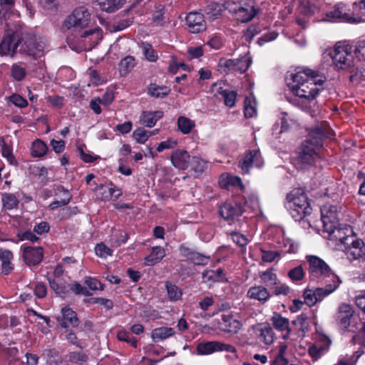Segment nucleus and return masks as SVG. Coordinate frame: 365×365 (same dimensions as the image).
<instances>
[{
	"mask_svg": "<svg viewBox=\"0 0 365 365\" xmlns=\"http://www.w3.org/2000/svg\"><path fill=\"white\" fill-rule=\"evenodd\" d=\"M308 274L311 281L327 283V281L337 280L340 278L322 259L316 255H307Z\"/></svg>",
	"mask_w": 365,
	"mask_h": 365,
	"instance_id": "nucleus-3",
	"label": "nucleus"
},
{
	"mask_svg": "<svg viewBox=\"0 0 365 365\" xmlns=\"http://www.w3.org/2000/svg\"><path fill=\"white\" fill-rule=\"evenodd\" d=\"M331 130L329 125L325 122H322L309 130L304 142L317 149L322 146L323 140L331 138Z\"/></svg>",
	"mask_w": 365,
	"mask_h": 365,
	"instance_id": "nucleus-7",
	"label": "nucleus"
},
{
	"mask_svg": "<svg viewBox=\"0 0 365 365\" xmlns=\"http://www.w3.org/2000/svg\"><path fill=\"white\" fill-rule=\"evenodd\" d=\"M178 125L182 133L187 134L195 127V122L188 118L180 116L178 119Z\"/></svg>",
	"mask_w": 365,
	"mask_h": 365,
	"instance_id": "nucleus-48",
	"label": "nucleus"
},
{
	"mask_svg": "<svg viewBox=\"0 0 365 365\" xmlns=\"http://www.w3.org/2000/svg\"><path fill=\"white\" fill-rule=\"evenodd\" d=\"M135 61L134 57L128 56L120 61V72L123 75H126L135 67Z\"/></svg>",
	"mask_w": 365,
	"mask_h": 365,
	"instance_id": "nucleus-45",
	"label": "nucleus"
},
{
	"mask_svg": "<svg viewBox=\"0 0 365 365\" xmlns=\"http://www.w3.org/2000/svg\"><path fill=\"white\" fill-rule=\"evenodd\" d=\"M163 115V113L160 110L154 112L143 111L140 117V122L142 125L152 128Z\"/></svg>",
	"mask_w": 365,
	"mask_h": 365,
	"instance_id": "nucleus-28",
	"label": "nucleus"
},
{
	"mask_svg": "<svg viewBox=\"0 0 365 365\" xmlns=\"http://www.w3.org/2000/svg\"><path fill=\"white\" fill-rule=\"evenodd\" d=\"M271 322L275 329L280 331H287L291 333L292 329L289 327V321L288 319L283 317L280 314L274 312L271 317Z\"/></svg>",
	"mask_w": 365,
	"mask_h": 365,
	"instance_id": "nucleus-29",
	"label": "nucleus"
},
{
	"mask_svg": "<svg viewBox=\"0 0 365 365\" xmlns=\"http://www.w3.org/2000/svg\"><path fill=\"white\" fill-rule=\"evenodd\" d=\"M170 160L174 167L185 170L190 165V156L187 150L178 149L173 152Z\"/></svg>",
	"mask_w": 365,
	"mask_h": 365,
	"instance_id": "nucleus-20",
	"label": "nucleus"
},
{
	"mask_svg": "<svg viewBox=\"0 0 365 365\" xmlns=\"http://www.w3.org/2000/svg\"><path fill=\"white\" fill-rule=\"evenodd\" d=\"M165 255V250L160 247H154L151 254L145 258L148 265H154L160 262Z\"/></svg>",
	"mask_w": 365,
	"mask_h": 365,
	"instance_id": "nucleus-40",
	"label": "nucleus"
},
{
	"mask_svg": "<svg viewBox=\"0 0 365 365\" xmlns=\"http://www.w3.org/2000/svg\"><path fill=\"white\" fill-rule=\"evenodd\" d=\"M14 33L11 35L5 36L1 42L0 43V55L7 56L9 55L11 57H14L15 54H13L14 43Z\"/></svg>",
	"mask_w": 365,
	"mask_h": 365,
	"instance_id": "nucleus-32",
	"label": "nucleus"
},
{
	"mask_svg": "<svg viewBox=\"0 0 365 365\" xmlns=\"http://www.w3.org/2000/svg\"><path fill=\"white\" fill-rule=\"evenodd\" d=\"M186 25L190 32L198 34L206 29L205 16L199 12H190L185 19Z\"/></svg>",
	"mask_w": 365,
	"mask_h": 365,
	"instance_id": "nucleus-13",
	"label": "nucleus"
},
{
	"mask_svg": "<svg viewBox=\"0 0 365 365\" xmlns=\"http://www.w3.org/2000/svg\"><path fill=\"white\" fill-rule=\"evenodd\" d=\"M263 164L261 154L257 150H250L243 158L239 162V167L242 174L249 173V170L252 166L260 168Z\"/></svg>",
	"mask_w": 365,
	"mask_h": 365,
	"instance_id": "nucleus-12",
	"label": "nucleus"
},
{
	"mask_svg": "<svg viewBox=\"0 0 365 365\" xmlns=\"http://www.w3.org/2000/svg\"><path fill=\"white\" fill-rule=\"evenodd\" d=\"M125 0H98L101 10L106 12H113L125 4Z\"/></svg>",
	"mask_w": 365,
	"mask_h": 365,
	"instance_id": "nucleus-35",
	"label": "nucleus"
},
{
	"mask_svg": "<svg viewBox=\"0 0 365 365\" xmlns=\"http://www.w3.org/2000/svg\"><path fill=\"white\" fill-rule=\"evenodd\" d=\"M317 155V148L304 142L297 155V160L302 165H312Z\"/></svg>",
	"mask_w": 365,
	"mask_h": 365,
	"instance_id": "nucleus-15",
	"label": "nucleus"
},
{
	"mask_svg": "<svg viewBox=\"0 0 365 365\" xmlns=\"http://www.w3.org/2000/svg\"><path fill=\"white\" fill-rule=\"evenodd\" d=\"M320 340L323 342L322 345L312 344L308 350L309 355L315 361L328 351L331 344V340L326 336H322Z\"/></svg>",
	"mask_w": 365,
	"mask_h": 365,
	"instance_id": "nucleus-24",
	"label": "nucleus"
},
{
	"mask_svg": "<svg viewBox=\"0 0 365 365\" xmlns=\"http://www.w3.org/2000/svg\"><path fill=\"white\" fill-rule=\"evenodd\" d=\"M346 70L350 73L349 78L351 83H359L365 79V69L359 68L354 61Z\"/></svg>",
	"mask_w": 365,
	"mask_h": 365,
	"instance_id": "nucleus-33",
	"label": "nucleus"
},
{
	"mask_svg": "<svg viewBox=\"0 0 365 365\" xmlns=\"http://www.w3.org/2000/svg\"><path fill=\"white\" fill-rule=\"evenodd\" d=\"M341 283V279L330 280L327 281V283H324L326 284L324 287L314 288L317 302L322 301L326 297L333 293Z\"/></svg>",
	"mask_w": 365,
	"mask_h": 365,
	"instance_id": "nucleus-22",
	"label": "nucleus"
},
{
	"mask_svg": "<svg viewBox=\"0 0 365 365\" xmlns=\"http://www.w3.org/2000/svg\"><path fill=\"white\" fill-rule=\"evenodd\" d=\"M118 339L120 341H126L128 343H130L134 347L137 346L138 340L132 336V335L126 331H119L118 333Z\"/></svg>",
	"mask_w": 365,
	"mask_h": 365,
	"instance_id": "nucleus-63",
	"label": "nucleus"
},
{
	"mask_svg": "<svg viewBox=\"0 0 365 365\" xmlns=\"http://www.w3.org/2000/svg\"><path fill=\"white\" fill-rule=\"evenodd\" d=\"M14 255L9 250H0V260L1 262L2 273L5 275L9 274L14 269V265L11 263Z\"/></svg>",
	"mask_w": 365,
	"mask_h": 365,
	"instance_id": "nucleus-26",
	"label": "nucleus"
},
{
	"mask_svg": "<svg viewBox=\"0 0 365 365\" xmlns=\"http://www.w3.org/2000/svg\"><path fill=\"white\" fill-rule=\"evenodd\" d=\"M262 259L265 262H272L275 259L280 256L279 252L272 250H264L261 249Z\"/></svg>",
	"mask_w": 365,
	"mask_h": 365,
	"instance_id": "nucleus-60",
	"label": "nucleus"
},
{
	"mask_svg": "<svg viewBox=\"0 0 365 365\" xmlns=\"http://www.w3.org/2000/svg\"><path fill=\"white\" fill-rule=\"evenodd\" d=\"M218 94L227 106L232 107L235 106L237 96L235 91H228L220 88L218 91Z\"/></svg>",
	"mask_w": 365,
	"mask_h": 365,
	"instance_id": "nucleus-43",
	"label": "nucleus"
},
{
	"mask_svg": "<svg viewBox=\"0 0 365 365\" xmlns=\"http://www.w3.org/2000/svg\"><path fill=\"white\" fill-rule=\"evenodd\" d=\"M259 339L265 344L270 345L274 342V332L269 324H267L263 325L259 329Z\"/></svg>",
	"mask_w": 365,
	"mask_h": 365,
	"instance_id": "nucleus-41",
	"label": "nucleus"
},
{
	"mask_svg": "<svg viewBox=\"0 0 365 365\" xmlns=\"http://www.w3.org/2000/svg\"><path fill=\"white\" fill-rule=\"evenodd\" d=\"M210 257L195 251L190 261L196 265L204 266L208 264Z\"/></svg>",
	"mask_w": 365,
	"mask_h": 365,
	"instance_id": "nucleus-57",
	"label": "nucleus"
},
{
	"mask_svg": "<svg viewBox=\"0 0 365 365\" xmlns=\"http://www.w3.org/2000/svg\"><path fill=\"white\" fill-rule=\"evenodd\" d=\"M57 191L59 192H62L63 195H64V197H60V200L52 202L49 205V208L51 210H54L59 207L68 205L71 199V195L70 194L68 190H66L63 187H58L57 188Z\"/></svg>",
	"mask_w": 365,
	"mask_h": 365,
	"instance_id": "nucleus-42",
	"label": "nucleus"
},
{
	"mask_svg": "<svg viewBox=\"0 0 365 365\" xmlns=\"http://www.w3.org/2000/svg\"><path fill=\"white\" fill-rule=\"evenodd\" d=\"M1 200L4 207L8 210H12L16 207L19 202L15 195L11 193L3 194Z\"/></svg>",
	"mask_w": 365,
	"mask_h": 365,
	"instance_id": "nucleus-50",
	"label": "nucleus"
},
{
	"mask_svg": "<svg viewBox=\"0 0 365 365\" xmlns=\"http://www.w3.org/2000/svg\"><path fill=\"white\" fill-rule=\"evenodd\" d=\"M190 165L193 170L202 173L207 168V163L198 156H193L190 160Z\"/></svg>",
	"mask_w": 365,
	"mask_h": 365,
	"instance_id": "nucleus-52",
	"label": "nucleus"
},
{
	"mask_svg": "<svg viewBox=\"0 0 365 365\" xmlns=\"http://www.w3.org/2000/svg\"><path fill=\"white\" fill-rule=\"evenodd\" d=\"M322 221L324 230L329 234L334 232L337 224V209L334 205L324 206L322 210Z\"/></svg>",
	"mask_w": 365,
	"mask_h": 365,
	"instance_id": "nucleus-9",
	"label": "nucleus"
},
{
	"mask_svg": "<svg viewBox=\"0 0 365 365\" xmlns=\"http://www.w3.org/2000/svg\"><path fill=\"white\" fill-rule=\"evenodd\" d=\"M218 349V341H217L200 342L197 346V352L200 355H207L217 351Z\"/></svg>",
	"mask_w": 365,
	"mask_h": 365,
	"instance_id": "nucleus-37",
	"label": "nucleus"
},
{
	"mask_svg": "<svg viewBox=\"0 0 365 365\" xmlns=\"http://www.w3.org/2000/svg\"><path fill=\"white\" fill-rule=\"evenodd\" d=\"M43 356L49 365H61L63 364V358L55 349H45Z\"/></svg>",
	"mask_w": 365,
	"mask_h": 365,
	"instance_id": "nucleus-36",
	"label": "nucleus"
},
{
	"mask_svg": "<svg viewBox=\"0 0 365 365\" xmlns=\"http://www.w3.org/2000/svg\"><path fill=\"white\" fill-rule=\"evenodd\" d=\"M230 11L233 13L237 21L242 23L252 20L257 14L254 0H242L230 8Z\"/></svg>",
	"mask_w": 365,
	"mask_h": 365,
	"instance_id": "nucleus-5",
	"label": "nucleus"
},
{
	"mask_svg": "<svg viewBox=\"0 0 365 365\" xmlns=\"http://www.w3.org/2000/svg\"><path fill=\"white\" fill-rule=\"evenodd\" d=\"M251 63L250 58L244 56L240 58L225 60L222 65L229 71H239L240 73L245 72Z\"/></svg>",
	"mask_w": 365,
	"mask_h": 365,
	"instance_id": "nucleus-18",
	"label": "nucleus"
},
{
	"mask_svg": "<svg viewBox=\"0 0 365 365\" xmlns=\"http://www.w3.org/2000/svg\"><path fill=\"white\" fill-rule=\"evenodd\" d=\"M304 275L305 272L302 264L291 269L287 273V276L293 282L302 280Z\"/></svg>",
	"mask_w": 365,
	"mask_h": 365,
	"instance_id": "nucleus-53",
	"label": "nucleus"
},
{
	"mask_svg": "<svg viewBox=\"0 0 365 365\" xmlns=\"http://www.w3.org/2000/svg\"><path fill=\"white\" fill-rule=\"evenodd\" d=\"M56 320L60 326L63 328H75L80 323L76 313L68 307H64L61 309V314L56 317Z\"/></svg>",
	"mask_w": 365,
	"mask_h": 365,
	"instance_id": "nucleus-14",
	"label": "nucleus"
},
{
	"mask_svg": "<svg viewBox=\"0 0 365 365\" xmlns=\"http://www.w3.org/2000/svg\"><path fill=\"white\" fill-rule=\"evenodd\" d=\"M289 211L294 220L300 221L303 220L305 216L310 215L312 207H310L309 202H305V205L302 204Z\"/></svg>",
	"mask_w": 365,
	"mask_h": 365,
	"instance_id": "nucleus-31",
	"label": "nucleus"
},
{
	"mask_svg": "<svg viewBox=\"0 0 365 365\" xmlns=\"http://www.w3.org/2000/svg\"><path fill=\"white\" fill-rule=\"evenodd\" d=\"M259 278L261 281L268 287L274 286L277 284V276L272 269L261 272L259 274Z\"/></svg>",
	"mask_w": 365,
	"mask_h": 365,
	"instance_id": "nucleus-46",
	"label": "nucleus"
},
{
	"mask_svg": "<svg viewBox=\"0 0 365 365\" xmlns=\"http://www.w3.org/2000/svg\"><path fill=\"white\" fill-rule=\"evenodd\" d=\"M242 209L240 205L226 202L219 207L220 215L230 224L233 222L235 219L242 215Z\"/></svg>",
	"mask_w": 365,
	"mask_h": 365,
	"instance_id": "nucleus-11",
	"label": "nucleus"
},
{
	"mask_svg": "<svg viewBox=\"0 0 365 365\" xmlns=\"http://www.w3.org/2000/svg\"><path fill=\"white\" fill-rule=\"evenodd\" d=\"M152 135V133L148 130H145L143 128H138L133 133V137L135 138L137 143L143 144L145 143L148 138Z\"/></svg>",
	"mask_w": 365,
	"mask_h": 365,
	"instance_id": "nucleus-55",
	"label": "nucleus"
},
{
	"mask_svg": "<svg viewBox=\"0 0 365 365\" xmlns=\"http://www.w3.org/2000/svg\"><path fill=\"white\" fill-rule=\"evenodd\" d=\"M48 150L46 144L41 140H36L32 145L31 154L32 156L40 158L43 156Z\"/></svg>",
	"mask_w": 365,
	"mask_h": 365,
	"instance_id": "nucleus-44",
	"label": "nucleus"
},
{
	"mask_svg": "<svg viewBox=\"0 0 365 365\" xmlns=\"http://www.w3.org/2000/svg\"><path fill=\"white\" fill-rule=\"evenodd\" d=\"M205 282H227L224 270L218 268L217 270H205L202 274Z\"/></svg>",
	"mask_w": 365,
	"mask_h": 365,
	"instance_id": "nucleus-27",
	"label": "nucleus"
},
{
	"mask_svg": "<svg viewBox=\"0 0 365 365\" xmlns=\"http://www.w3.org/2000/svg\"><path fill=\"white\" fill-rule=\"evenodd\" d=\"M352 341L365 346V322L362 324L359 333L353 336Z\"/></svg>",
	"mask_w": 365,
	"mask_h": 365,
	"instance_id": "nucleus-64",
	"label": "nucleus"
},
{
	"mask_svg": "<svg viewBox=\"0 0 365 365\" xmlns=\"http://www.w3.org/2000/svg\"><path fill=\"white\" fill-rule=\"evenodd\" d=\"M170 88L167 86H160L155 83H150L148 88V93L155 98L165 97L170 93Z\"/></svg>",
	"mask_w": 365,
	"mask_h": 365,
	"instance_id": "nucleus-39",
	"label": "nucleus"
},
{
	"mask_svg": "<svg viewBox=\"0 0 365 365\" xmlns=\"http://www.w3.org/2000/svg\"><path fill=\"white\" fill-rule=\"evenodd\" d=\"M0 146L2 155L7 159L10 164H13L15 161V158L12 153V148L3 138L0 139Z\"/></svg>",
	"mask_w": 365,
	"mask_h": 365,
	"instance_id": "nucleus-51",
	"label": "nucleus"
},
{
	"mask_svg": "<svg viewBox=\"0 0 365 365\" xmlns=\"http://www.w3.org/2000/svg\"><path fill=\"white\" fill-rule=\"evenodd\" d=\"M344 251L349 261L356 260L365 255V244L354 236H346L341 240Z\"/></svg>",
	"mask_w": 365,
	"mask_h": 365,
	"instance_id": "nucleus-6",
	"label": "nucleus"
},
{
	"mask_svg": "<svg viewBox=\"0 0 365 365\" xmlns=\"http://www.w3.org/2000/svg\"><path fill=\"white\" fill-rule=\"evenodd\" d=\"M354 312L351 305L346 303L340 304L336 312V320L342 329H347L349 327Z\"/></svg>",
	"mask_w": 365,
	"mask_h": 365,
	"instance_id": "nucleus-16",
	"label": "nucleus"
},
{
	"mask_svg": "<svg viewBox=\"0 0 365 365\" xmlns=\"http://www.w3.org/2000/svg\"><path fill=\"white\" fill-rule=\"evenodd\" d=\"M142 48L143 54L148 61L150 62H155L157 61L158 58L157 53L150 43H143Z\"/></svg>",
	"mask_w": 365,
	"mask_h": 365,
	"instance_id": "nucleus-56",
	"label": "nucleus"
},
{
	"mask_svg": "<svg viewBox=\"0 0 365 365\" xmlns=\"http://www.w3.org/2000/svg\"><path fill=\"white\" fill-rule=\"evenodd\" d=\"M303 297L304 302L309 307L314 306L317 303L314 289H306L304 291Z\"/></svg>",
	"mask_w": 365,
	"mask_h": 365,
	"instance_id": "nucleus-59",
	"label": "nucleus"
},
{
	"mask_svg": "<svg viewBox=\"0 0 365 365\" xmlns=\"http://www.w3.org/2000/svg\"><path fill=\"white\" fill-rule=\"evenodd\" d=\"M285 207L288 210L308 202L306 194L301 189H295L287 195Z\"/></svg>",
	"mask_w": 365,
	"mask_h": 365,
	"instance_id": "nucleus-21",
	"label": "nucleus"
},
{
	"mask_svg": "<svg viewBox=\"0 0 365 365\" xmlns=\"http://www.w3.org/2000/svg\"><path fill=\"white\" fill-rule=\"evenodd\" d=\"M165 287H166L168 296V298L170 299V300L178 301L181 299L182 291L175 284H173L171 282H167L165 283Z\"/></svg>",
	"mask_w": 365,
	"mask_h": 365,
	"instance_id": "nucleus-49",
	"label": "nucleus"
},
{
	"mask_svg": "<svg viewBox=\"0 0 365 365\" xmlns=\"http://www.w3.org/2000/svg\"><path fill=\"white\" fill-rule=\"evenodd\" d=\"M65 357L67 359V365H68L69 363L82 365L88 360V355L81 351L68 352Z\"/></svg>",
	"mask_w": 365,
	"mask_h": 365,
	"instance_id": "nucleus-38",
	"label": "nucleus"
},
{
	"mask_svg": "<svg viewBox=\"0 0 365 365\" xmlns=\"http://www.w3.org/2000/svg\"><path fill=\"white\" fill-rule=\"evenodd\" d=\"M232 240L235 243L238 245L240 247H244L248 243V240L244 235L237 232H232L230 234Z\"/></svg>",
	"mask_w": 365,
	"mask_h": 365,
	"instance_id": "nucleus-62",
	"label": "nucleus"
},
{
	"mask_svg": "<svg viewBox=\"0 0 365 365\" xmlns=\"http://www.w3.org/2000/svg\"><path fill=\"white\" fill-rule=\"evenodd\" d=\"M11 75L15 81H21L26 75V68L21 63H14L11 67Z\"/></svg>",
	"mask_w": 365,
	"mask_h": 365,
	"instance_id": "nucleus-47",
	"label": "nucleus"
},
{
	"mask_svg": "<svg viewBox=\"0 0 365 365\" xmlns=\"http://www.w3.org/2000/svg\"><path fill=\"white\" fill-rule=\"evenodd\" d=\"M90 22V14L86 8L80 6L76 9L71 15H69L64 21V25L67 29L72 27L76 29H83L86 27Z\"/></svg>",
	"mask_w": 365,
	"mask_h": 365,
	"instance_id": "nucleus-8",
	"label": "nucleus"
},
{
	"mask_svg": "<svg viewBox=\"0 0 365 365\" xmlns=\"http://www.w3.org/2000/svg\"><path fill=\"white\" fill-rule=\"evenodd\" d=\"M14 43L13 54L21 53L37 58L44 53V44L37 42L34 36L26 34L20 35L18 32H14Z\"/></svg>",
	"mask_w": 365,
	"mask_h": 365,
	"instance_id": "nucleus-2",
	"label": "nucleus"
},
{
	"mask_svg": "<svg viewBox=\"0 0 365 365\" xmlns=\"http://www.w3.org/2000/svg\"><path fill=\"white\" fill-rule=\"evenodd\" d=\"M175 333L171 327H161L152 331L151 337L154 341L164 340L173 336Z\"/></svg>",
	"mask_w": 365,
	"mask_h": 365,
	"instance_id": "nucleus-34",
	"label": "nucleus"
},
{
	"mask_svg": "<svg viewBox=\"0 0 365 365\" xmlns=\"http://www.w3.org/2000/svg\"><path fill=\"white\" fill-rule=\"evenodd\" d=\"M291 90L297 96L314 100L324 89L326 77L309 68L304 69L292 75Z\"/></svg>",
	"mask_w": 365,
	"mask_h": 365,
	"instance_id": "nucleus-1",
	"label": "nucleus"
},
{
	"mask_svg": "<svg viewBox=\"0 0 365 365\" xmlns=\"http://www.w3.org/2000/svg\"><path fill=\"white\" fill-rule=\"evenodd\" d=\"M84 283L91 290H103L104 287L100 281L91 277H86Z\"/></svg>",
	"mask_w": 365,
	"mask_h": 365,
	"instance_id": "nucleus-58",
	"label": "nucleus"
},
{
	"mask_svg": "<svg viewBox=\"0 0 365 365\" xmlns=\"http://www.w3.org/2000/svg\"><path fill=\"white\" fill-rule=\"evenodd\" d=\"M218 327L224 332L236 334L241 327V323L230 314H222L218 319Z\"/></svg>",
	"mask_w": 365,
	"mask_h": 365,
	"instance_id": "nucleus-19",
	"label": "nucleus"
},
{
	"mask_svg": "<svg viewBox=\"0 0 365 365\" xmlns=\"http://www.w3.org/2000/svg\"><path fill=\"white\" fill-rule=\"evenodd\" d=\"M329 55L332 58L334 64L339 69H347L354 61L351 47L345 43H336Z\"/></svg>",
	"mask_w": 365,
	"mask_h": 365,
	"instance_id": "nucleus-4",
	"label": "nucleus"
},
{
	"mask_svg": "<svg viewBox=\"0 0 365 365\" xmlns=\"http://www.w3.org/2000/svg\"><path fill=\"white\" fill-rule=\"evenodd\" d=\"M250 299L258 300L262 303L267 302L270 297L268 290L263 286H254L250 287L247 294Z\"/></svg>",
	"mask_w": 365,
	"mask_h": 365,
	"instance_id": "nucleus-25",
	"label": "nucleus"
},
{
	"mask_svg": "<svg viewBox=\"0 0 365 365\" xmlns=\"http://www.w3.org/2000/svg\"><path fill=\"white\" fill-rule=\"evenodd\" d=\"M95 252L98 257L103 258L112 255V250L102 242L96 246Z\"/></svg>",
	"mask_w": 365,
	"mask_h": 365,
	"instance_id": "nucleus-61",
	"label": "nucleus"
},
{
	"mask_svg": "<svg viewBox=\"0 0 365 365\" xmlns=\"http://www.w3.org/2000/svg\"><path fill=\"white\" fill-rule=\"evenodd\" d=\"M292 324L294 327V331L297 337L303 338L309 329V319L304 313L293 320Z\"/></svg>",
	"mask_w": 365,
	"mask_h": 365,
	"instance_id": "nucleus-23",
	"label": "nucleus"
},
{
	"mask_svg": "<svg viewBox=\"0 0 365 365\" xmlns=\"http://www.w3.org/2000/svg\"><path fill=\"white\" fill-rule=\"evenodd\" d=\"M327 17L338 19L340 21L350 24H357L362 21L361 16L354 17L353 15L346 13L345 6L342 3L336 4L333 9L326 14Z\"/></svg>",
	"mask_w": 365,
	"mask_h": 365,
	"instance_id": "nucleus-10",
	"label": "nucleus"
},
{
	"mask_svg": "<svg viewBox=\"0 0 365 365\" xmlns=\"http://www.w3.org/2000/svg\"><path fill=\"white\" fill-rule=\"evenodd\" d=\"M43 257V252L41 247H25L23 250V258L25 263L29 265L39 264Z\"/></svg>",
	"mask_w": 365,
	"mask_h": 365,
	"instance_id": "nucleus-17",
	"label": "nucleus"
},
{
	"mask_svg": "<svg viewBox=\"0 0 365 365\" xmlns=\"http://www.w3.org/2000/svg\"><path fill=\"white\" fill-rule=\"evenodd\" d=\"M318 10L317 6L308 0H303L301 1V12L303 14L310 16L314 14Z\"/></svg>",
	"mask_w": 365,
	"mask_h": 365,
	"instance_id": "nucleus-54",
	"label": "nucleus"
},
{
	"mask_svg": "<svg viewBox=\"0 0 365 365\" xmlns=\"http://www.w3.org/2000/svg\"><path fill=\"white\" fill-rule=\"evenodd\" d=\"M152 21L157 26H164L169 22V19L165 15V6L163 5L158 4L155 6L152 14Z\"/></svg>",
	"mask_w": 365,
	"mask_h": 365,
	"instance_id": "nucleus-30",
	"label": "nucleus"
}]
</instances>
